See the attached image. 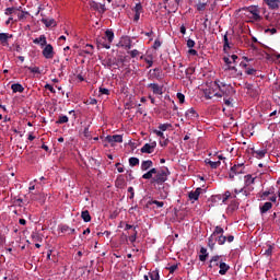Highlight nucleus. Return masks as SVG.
Returning a JSON list of instances; mask_svg holds the SVG:
<instances>
[{
	"mask_svg": "<svg viewBox=\"0 0 280 280\" xmlns=\"http://www.w3.org/2000/svg\"><path fill=\"white\" fill-rule=\"evenodd\" d=\"M137 235H138L137 228H135V234L129 237V241L131 243H135L137 241Z\"/></svg>",
	"mask_w": 280,
	"mask_h": 280,
	"instance_id": "nucleus-52",
	"label": "nucleus"
},
{
	"mask_svg": "<svg viewBox=\"0 0 280 280\" xmlns=\"http://www.w3.org/2000/svg\"><path fill=\"white\" fill-rule=\"evenodd\" d=\"M176 97L178 98V102L180 103V104H184L185 103V95L183 94V93H177L176 94Z\"/></svg>",
	"mask_w": 280,
	"mask_h": 280,
	"instance_id": "nucleus-50",
	"label": "nucleus"
},
{
	"mask_svg": "<svg viewBox=\"0 0 280 280\" xmlns=\"http://www.w3.org/2000/svg\"><path fill=\"white\" fill-rule=\"evenodd\" d=\"M69 122V117L68 116H59L58 120L56 121V124L60 125V124H68Z\"/></svg>",
	"mask_w": 280,
	"mask_h": 280,
	"instance_id": "nucleus-45",
	"label": "nucleus"
},
{
	"mask_svg": "<svg viewBox=\"0 0 280 280\" xmlns=\"http://www.w3.org/2000/svg\"><path fill=\"white\" fill-rule=\"evenodd\" d=\"M144 280H160L159 272H149V276H144Z\"/></svg>",
	"mask_w": 280,
	"mask_h": 280,
	"instance_id": "nucleus-30",
	"label": "nucleus"
},
{
	"mask_svg": "<svg viewBox=\"0 0 280 280\" xmlns=\"http://www.w3.org/2000/svg\"><path fill=\"white\" fill-rule=\"evenodd\" d=\"M200 254H201V255H199V260H200V261H206L207 258L209 257L208 249L205 248V247H201V248H200Z\"/></svg>",
	"mask_w": 280,
	"mask_h": 280,
	"instance_id": "nucleus-28",
	"label": "nucleus"
},
{
	"mask_svg": "<svg viewBox=\"0 0 280 280\" xmlns=\"http://www.w3.org/2000/svg\"><path fill=\"white\" fill-rule=\"evenodd\" d=\"M271 209H272L271 201H266V203H264V206L260 207V213L265 214V213H267Z\"/></svg>",
	"mask_w": 280,
	"mask_h": 280,
	"instance_id": "nucleus-24",
	"label": "nucleus"
},
{
	"mask_svg": "<svg viewBox=\"0 0 280 280\" xmlns=\"http://www.w3.org/2000/svg\"><path fill=\"white\" fill-rule=\"evenodd\" d=\"M206 7H207V3L200 2V3L197 4V10L198 11H205Z\"/></svg>",
	"mask_w": 280,
	"mask_h": 280,
	"instance_id": "nucleus-54",
	"label": "nucleus"
},
{
	"mask_svg": "<svg viewBox=\"0 0 280 280\" xmlns=\"http://www.w3.org/2000/svg\"><path fill=\"white\" fill-rule=\"evenodd\" d=\"M30 15L28 11H23L22 9H20V11H18L16 16L19 21H24L27 19V16Z\"/></svg>",
	"mask_w": 280,
	"mask_h": 280,
	"instance_id": "nucleus-26",
	"label": "nucleus"
},
{
	"mask_svg": "<svg viewBox=\"0 0 280 280\" xmlns=\"http://www.w3.org/2000/svg\"><path fill=\"white\" fill-rule=\"evenodd\" d=\"M217 244V236H213V234L210 235L208 238V246L213 249Z\"/></svg>",
	"mask_w": 280,
	"mask_h": 280,
	"instance_id": "nucleus-34",
	"label": "nucleus"
},
{
	"mask_svg": "<svg viewBox=\"0 0 280 280\" xmlns=\"http://www.w3.org/2000/svg\"><path fill=\"white\" fill-rule=\"evenodd\" d=\"M206 164H208L212 170H217L221 166L222 162L219 160V161H212V160H209L207 159L205 161Z\"/></svg>",
	"mask_w": 280,
	"mask_h": 280,
	"instance_id": "nucleus-18",
	"label": "nucleus"
},
{
	"mask_svg": "<svg viewBox=\"0 0 280 280\" xmlns=\"http://www.w3.org/2000/svg\"><path fill=\"white\" fill-rule=\"evenodd\" d=\"M201 194H202V188L197 187L194 191L188 192V198H189V200L197 201V200H199V197Z\"/></svg>",
	"mask_w": 280,
	"mask_h": 280,
	"instance_id": "nucleus-10",
	"label": "nucleus"
},
{
	"mask_svg": "<svg viewBox=\"0 0 280 280\" xmlns=\"http://www.w3.org/2000/svg\"><path fill=\"white\" fill-rule=\"evenodd\" d=\"M209 268L214 270H218L220 268L219 273L221 276H224L226 275V272H229L231 266H229L226 262H224V260H222V256L217 255L211 257L209 261Z\"/></svg>",
	"mask_w": 280,
	"mask_h": 280,
	"instance_id": "nucleus-1",
	"label": "nucleus"
},
{
	"mask_svg": "<svg viewBox=\"0 0 280 280\" xmlns=\"http://www.w3.org/2000/svg\"><path fill=\"white\" fill-rule=\"evenodd\" d=\"M128 192L131 194V195H130V199H133V198H135V188H133L132 186H130V187L128 188Z\"/></svg>",
	"mask_w": 280,
	"mask_h": 280,
	"instance_id": "nucleus-61",
	"label": "nucleus"
},
{
	"mask_svg": "<svg viewBox=\"0 0 280 280\" xmlns=\"http://www.w3.org/2000/svg\"><path fill=\"white\" fill-rule=\"evenodd\" d=\"M22 10V7H8L4 9V15L7 16H13V15H18V12H20Z\"/></svg>",
	"mask_w": 280,
	"mask_h": 280,
	"instance_id": "nucleus-11",
	"label": "nucleus"
},
{
	"mask_svg": "<svg viewBox=\"0 0 280 280\" xmlns=\"http://www.w3.org/2000/svg\"><path fill=\"white\" fill-rule=\"evenodd\" d=\"M33 43L35 45H39L42 48L48 45L46 35H39V37H36L35 39H33Z\"/></svg>",
	"mask_w": 280,
	"mask_h": 280,
	"instance_id": "nucleus-15",
	"label": "nucleus"
},
{
	"mask_svg": "<svg viewBox=\"0 0 280 280\" xmlns=\"http://www.w3.org/2000/svg\"><path fill=\"white\" fill-rule=\"evenodd\" d=\"M106 141L110 144L114 143H122V136L121 135H114V136H107Z\"/></svg>",
	"mask_w": 280,
	"mask_h": 280,
	"instance_id": "nucleus-13",
	"label": "nucleus"
},
{
	"mask_svg": "<svg viewBox=\"0 0 280 280\" xmlns=\"http://www.w3.org/2000/svg\"><path fill=\"white\" fill-rule=\"evenodd\" d=\"M170 175V171L167 167L162 168V170H156L154 173L153 178H151V184L153 185H163L164 183L167 182Z\"/></svg>",
	"mask_w": 280,
	"mask_h": 280,
	"instance_id": "nucleus-4",
	"label": "nucleus"
},
{
	"mask_svg": "<svg viewBox=\"0 0 280 280\" xmlns=\"http://www.w3.org/2000/svg\"><path fill=\"white\" fill-rule=\"evenodd\" d=\"M219 92H215L213 89H208L205 91V97L207 100H212L213 97H218Z\"/></svg>",
	"mask_w": 280,
	"mask_h": 280,
	"instance_id": "nucleus-19",
	"label": "nucleus"
},
{
	"mask_svg": "<svg viewBox=\"0 0 280 280\" xmlns=\"http://www.w3.org/2000/svg\"><path fill=\"white\" fill-rule=\"evenodd\" d=\"M223 103L228 107H233V100L231 98V96H229V97L223 96Z\"/></svg>",
	"mask_w": 280,
	"mask_h": 280,
	"instance_id": "nucleus-44",
	"label": "nucleus"
},
{
	"mask_svg": "<svg viewBox=\"0 0 280 280\" xmlns=\"http://www.w3.org/2000/svg\"><path fill=\"white\" fill-rule=\"evenodd\" d=\"M196 46V42L194 39H187V47L188 48H194Z\"/></svg>",
	"mask_w": 280,
	"mask_h": 280,
	"instance_id": "nucleus-53",
	"label": "nucleus"
},
{
	"mask_svg": "<svg viewBox=\"0 0 280 280\" xmlns=\"http://www.w3.org/2000/svg\"><path fill=\"white\" fill-rule=\"evenodd\" d=\"M161 46H162V42H160V39H154L153 49L158 50Z\"/></svg>",
	"mask_w": 280,
	"mask_h": 280,
	"instance_id": "nucleus-49",
	"label": "nucleus"
},
{
	"mask_svg": "<svg viewBox=\"0 0 280 280\" xmlns=\"http://www.w3.org/2000/svg\"><path fill=\"white\" fill-rule=\"evenodd\" d=\"M265 2L271 10H276L279 8L280 0H265Z\"/></svg>",
	"mask_w": 280,
	"mask_h": 280,
	"instance_id": "nucleus-25",
	"label": "nucleus"
},
{
	"mask_svg": "<svg viewBox=\"0 0 280 280\" xmlns=\"http://www.w3.org/2000/svg\"><path fill=\"white\" fill-rule=\"evenodd\" d=\"M257 72V70L253 69V68H248L245 73L248 75H254Z\"/></svg>",
	"mask_w": 280,
	"mask_h": 280,
	"instance_id": "nucleus-55",
	"label": "nucleus"
},
{
	"mask_svg": "<svg viewBox=\"0 0 280 280\" xmlns=\"http://www.w3.org/2000/svg\"><path fill=\"white\" fill-rule=\"evenodd\" d=\"M147 88L151 89L154 95H163V86H160L158 83H151Z\"/></svg>",
	"mask_w": 280,
	"mask_h": 280,
	"instance_id": "nucleus-12",
	"label": "nucleus"
},
{
	"mask_svg": "<svg viewBox=\"0 0 280 280\" xmlns=\"http://www.w3.org/2000/svg\"><path fill=\"white\" fill-rule=\"evenodd\" d=\"M84 54L92 56L94 52V47L92 46V44H86V46L84 47L83 50Z\"/></svg>",
	"mask_w": 280,
	"mask_h": 280,
	"instance_id": "nucleus-37",
	"label": "nucleus"
},
{
	"mask_svg": "<svg viewBox=\"0 0 280 280\" xmlns=\"http://www.w3.org/2000/svg\"><path fill=\"white\" fill-rule=\"evenodd\" d=\"M273 194H275V187H271V188H269V190H265V191L260 192L259 198L261 200H266L267 197H269L270 195H273Z\"/></svg>",
	"mask_w": 280,
	"mask_h": 280,
	"instance_id": "nucleus-23",
	"label": "nucleus"
},
{
	"mask_svg": "<svg viewBox=\"0 0 280 280\" xmlns=\"http://www.w3.org/2000/svg\"><path fill=\"white\" fill-rule=\"evenodd\" d=\"M45 89L49 90L51 93H56V89L51 84H46Z\"/></svg>",
	"mask_w": 280,
	"mask_h": 280,
	"instance_id": "nucleus-59",
	"label": "nucleus"
},
{
	"mask_svg": "<svg viewBox=\"0 0 280 280\" xmlns=\"http://www.w3.org/2000/svg\"><path fill=\"white\" fill-rule=\"evenodd\" d=\"M223 61H224V63L228 66V69H229V70H232V71L236 70V69H235V66H232V65H233V61H231V58H229V57H223Z\"/></svg>",
	"mask_w": 280,
	"mask_h": 280,
	"instance_id": "nucleus-32",
	"label": "nucleus"
},
{
	"mask_svg": "<svg viewBox=\"0 0 280 280\" xmlns=\"http://www.w3.org/2000/svg\"><path fill=\"white\" fill-rule=\"evenodd\" d=\"M83 255L82 252H78L77 256L74 257L75 260L80 261L81 256Z\"/></svg>",
	"mask_w": 280,
	"mask_h": 280,
	"instance_id": "nucleus-64",
	"label": "nucleus"
},
{
	"mask_svg": "<svg viewBox=\"0 0 280 280\" xmlns=\"http://www.w3.org/2000/svg\"><path fill=\"white\" fill-rule=\"evenodd\" d=\"M115 35L112 31H105V35L96 39L97 48L110 49Z\"/></svg>",
	"mask_w": 280,
	"mask_h": 280,
	"instance_id": "nucleus-3",
	"label": "nucleus"
},
{
	"mask_svg": "<svg viewBox=\"0 0 280 280\" xmlns=\"http://www.w3.org/2000/svg\"><path fill=\"white\" fill-rule=\"evenodd\" d=\"M61 232H62V233H67V232H68L69 235L75 234V230L69 228L68 225H63V226L61 228Z\"/></svg>",
	"mask_w": 280,
	"mask_h": 280,
	"instance_id": "nucleus-42",
	"label": "nucleus"
},
{
	"mask_svg": "<svg viewBox=\"0 0 280 280\" xmlns=\"http://www.w3.org/2000/svg\"><path fill=\"white\" fill-rule=\"evenodd\" d=\"M178 269V265H173L168 267L170 273H174Z\"/></svg>",
	"mask_w": 280,
	"mask_h": 280,
	"instance_id": "nucleus-56",
	"label": "nucleus"
},
{
	"mask_svg": "<svg viewBox=\"0 0 280 280\" xmlns=\"http://www.w3.org/2000/svg\"><path fill=\"white\" fill-rule=\"evenodd\" d=\"M124 184H125V179L121 176H119L116 180V187L122 188Z\"/></svg>",
	"mask_w": 280,
	"mask_h": 280,
	"instance_id": "nucleus-48",
	"label": "nucleus"
},
{
	"mask_svg": "<svg viewBox=\"0 0 280 280\" xmlns=\"http://www.w3.org/2000/svg\"><path fill=\"white\" fill-rule=\"evenodd\" d=\"M152 205H155L156 208H163L164 201H156L155 199H151V201H147V207H151Z\"/></svg>",
	"mask_w": 280,
	"mask_h": 280,
	"instance_id": "nucleus-29",
	"label": "nucleus"
},
{
	"mask_svg": "<svg viewBox=\"0 0 280 280\" xmlns=\"http://www.w3.org/2000/svg\"><path fill=\"white\" fill-rule=\"evenodd\" d=\"M215 242L219 244V245H225L226 244V236L223 235H218L215 237Z\"/></svg>",
	"mask_w": 280,
	"mask_h": 280,
	"instance_id": "nucleus-40",
	"label": "nucleus"
},
{
	"mask_svg": "<svg viewBox=\"0 0 280 280\" xmlns=\"http://www.w3.org/2000/svg\"><path fill=\"white\" fill-rule=\"evenodd\" d=\"M231 49V42H229V33L223 36V51L228 52Z\"/></svg>",
	"mask_w": 280,
	"mask_h": 280,
	"instance_id": "nucleus-20",
	"label": "nucleus"
},
{
	"mask_svg": "<svg viewBox=\"0 0 280 280\" xmlns=\"http://www.w3.org/2000/svg\"><path fill=\"white\" fill-rule=\"evenodd\" d=\"M224 235V229H222L221 226H215L212 236H221Z\"/></svg>",
	"mask_w": 280,
	"mask_h": 280,
	"instance_id": "nucleus-39",
	"label": "nucleus"
},
{
	"mask_svg": "<svg viewBox=\"0 0 280 280\" xmlns=\"http://www.w3.org/2000/svg\"><path fill=\"white\" fill-rule=\"evenodd\" d=\"M81 218H82V220H83L85 223H88V222H90V221L92 220L89 210H83V211L81 212Z\"/></svg>",
	"mask_w": 280,
	"mask_h": 280,
	"instance_id": "nucleus-31",
	"label": "nucleus"
},
{
	"mask_svg": "<svg viewBox=\"0 0 280 280\" xmlns=\"http://www.w3.org/2000/svg\"><path fill=\"white\" fill-rule=\"evenodd\" d=\"M153 135H155L158 138H160V139H162V140L165 139L164 132L161 131V130L154 129V130H153Z\"/></svg>",
	"mask_w": 280,
	"mask_h": 280,
	"instance_id": "nucleus-47",
	"label": "nucleus"
},
{
	"mask_svg": "<svg viewBox=\"0 0 280 280\" xmlns=\"http://www.w3.org/2000/svg\"><path fill=\"white\" fill-rule=\"evenodd\" d=\"M236 199L237 195H232L231 191L226 190L223 195V202H226L229 199Z\"/></svg>",
	"mask_w": 280,
	"mask_h": 280,
	"instance_id": "nucleus-36",
	"label": "nucleus"
},
{
	"mask_svg": "<svg viewBox=\"0 0 280 280\" xmlns=\"http://www.w3.org/2000/svg\"><path fill=\"white\" fill-rule=\"evenodd\" d=\"M27 69H28L31 72H33V73H38V74L42 73L40 68H38V67H34V68L28 67Z\"/></svg>",
	"mask_w": 280,
	"mask_h": 280,
	"instance_id": "nucleus-51",
	"label": "nucleus"
},
{
	"mask_svg": "<svg viewBox=\"0 0 280 280\" xmlns=\"http://www.w3.org/2000/svg\"><path fill=\"white\" fill-rule=\"evenodd\" d=\"M116 167H117V171H118V173H124L125 172V168L121 166V163H116Z\"/></svg>",
	"mask_w": 280,
	"mask_h": 280,
	"instance_id": "nucleus-58",
	"label": "nucleus"
},
{
	"mask_svg": "<svg viewBox=\"0 0 280 280\" xmlns=\"http://www.w3.org/2000/svg\"><path fill=\"white\" fill-rule=\"evenodd\" d=\"M91 7H92L93 10L98 11L102 14H104L106 12L105 3H98L96 1H93L91 3Z\"/></svg>",
	"mask_w": 280,
	"mask_h": 280,
	"instance_id": "nucleus-14",
	"label": "nucleus"
},
{
	"mask_svg": "<svg viewBox=\"0 0 280 280\" xmlns=\"http://www.w3.org/2000/svg\"><path fill=\"white\" fill-rule=\"evenodd\" d=\"M255 182V177H253L250 174L245 175V186H250Z\"/></svg>",
	"mask_w": 280,
	"mask_h": 280,
	"instance_id": "nucleus-38",
	"label": "nucleus"
},
{
	"mask_svg": "<svg viewBox=\"0 0 280 280\" xmlns=\"http://www.w3.org/2000/svg\"><path fill=\"white\" fill-rule=\"evenodd\" d=\"M244 172V165L243 163L241 164H235L231 167V171H230V178L233 179L235 178V175H240V174H243Z\"/></svg>",
	"mask_w": 280,
	"mask_h": 280,
	"instance_id": "nucleus-6",
	"label": "nucleus"
},
{
	"mask_svg": "<svg viewBox=\"0 0 280 280\" xmlns=\"http://www.w3.org/2000/svg\"><path fill=\"white\" fill-rule=\"evenodd\" d=\"M42 55L45 59H54L55 58V48L52 46V44H46L44 46V49L42 51Z\"/></svg>",
	"mask_w": 280,
	"mask_h": 280,
	"instance_id": "nucleus-5",
	"label": "nucleus"
},
{
	"mask_svg": "<svg viewBox=\"0 0 280 280\" xmlns=\"http://www.w3.org/2000/svg\"><path fill=\"white\" fill-rule=\"evenodd\" d=\"M185 117L186 119H190V121H195V119L199 118V114L194 107H191L186 110Z\"/></svg>",
	"mask_w": 280,
	"mask_h": 280,
	"instance_id": "nucleus-8",
	"label": "nucleus"
},
{
	"mask_svg": "<svg viewBox=\"0 0 280 280\" xmlns=\"http://www.w3.org/2000/svg\"><path fill=\"white\" fill-rule=\"evenodd\" d=\"M173 126H172V124H168V122H166V124H160L159 126H158V129L160 130V131H162V132H166L170 128H172Z\"/></svg>",
	"mask_w": 280,
	"mask_h": 280,
	"instance_id": "nucleus-35",
	"label": "nucleus"
},
{
	"mask_svg": "<svg viewBox=\"0 0 280 280\" xmlns=\"http://www.w3.org/2000/svg\"><path fill=\"white\" fill-rule=\"evenodd\" d=\"M102 65L109 70L112 69V67L118 66L116 62V59H112V58H107L103 60Z\"/></svg>",
	"mask_w": 280,
	"mask_h": 280,
	"instance_id": "nucleus-16",
	"label": "nucleus"
},
{
	"mask_svg": "<svg viewBox=\"0 0 280 280\" xmlns=\"http://www.w3.org/2000/svg\"><path fill=\"white\" fill-rule=\"evenodd\" d=\"M100 93L104 94V95H108L109 94V90L105 89V88H100Z\"/></svg>",
	"mask_w": 280,
	"mask_h": 280,
	"instance_id": "nucleus-60",
	"label": "nucleus"
},
{
	"mask_svg": "<svg viewBox=\"0 0 280 280\" xmlns=\"http://www.w3.org/2000/svg\"><path fill=\"white\" fill-rule=\"evenodd\" d=\"M31 237H32L33 242H43V236L37 232H33L31 234Z\"/></svg>",
	"mask_w": 280,
	"mask_h": 280,
	"instance_id": "nucleus-41",
	"label": "nucleus"
},
{
	"mask_svg": "<svg viewBox=\"0 0 280 280\" xmlns=\"http://www.w3.org/2000/svg\"><path fill=\"white\" fill-rule=\"evenodd\" d=\"M214 84L218 86V89L220 91L215 94L217 97H219V98L233 96L235 94V89L233 86H231V84H226V83L222 82L221 80H215Z\"/></svg>",
	"mask_w": 280,
	"mask_h": 280,
	"instance_id": "nucleus-2",
	"label": "nucleus"
},
{
	"mask_svg": "<svg viewBox=\"0 0 280 280\" xmlns=\"http://www.w3.org/2000/svg\"><path fill=\"white\" fill-rule=\"evenodd\" d=\"M154 174H156V168L155 167H153V168L149 170V172L142 174V179H145V180L153 179Z\"/></svg>",
	"mask_w": 280,
	"mask_h": 280,
	"instance_id": "nucleus-21",
	"label": "nucleus"
},
{
	"mask_svg": "<svg viewBox=\"0 0 280 280\" xmlns=\"http://www.w3.org/2000/svg\"><path fill=\"white\" fill-rule=\"evenodd\" d=\"M254 154H256V159L257 160H261L266 156L267 154V150H257V151H254Z\"/></svg>",
	"mask_w": 280,
	"mask_h": 280,
	"instance_id": "nucleus-33",
	"label": "nucleus"
},
{
	"mask_svg": "<svg viewBox=\"0 0 280 280\" xmlns=\"http://www.w3.org/2000/svg\"><path fill=\"white\" fill-rule=\"evenodd\" d=\"M155 148H156L155 141H153L151 143H144V145H142V149H140V153L152 154L154 152Z\"/></svg>",
	"mask_w": 280,
	"mask_h": 280,
	"instance_id": "nucleus-7",
	"label": "nucleus"
},
{
	"mask_svg": "<svg viewBox=\"0 0 280 280\" xmlns=\"http://www.w3.org/2000/svg\"><path fill=\"white\" fill-rule=\"evenodd\" d=\"M13 38V35H11L10 33H0V44L3 47H9V40Z\"/></svg>",
	"mask_w": 280,
	"mask_h": 280,
	"instance_id": "nucleus-9",
	"label": "nucleus"
},
{
	"mask_svg": "<svg viewBox=\"0 0 280 280\" xmlns=\"http://www.w3.org/2000/svg\"><path fill=\"white\" fill-rule=\"evenodd\" d=\"M139 163H140V160L138 158L132 156V158L129 159V164H130L131 167L138 166Z\"/></svg>",
	"mask_w": 280,
	"mask_h": 280,
	"instance_id": "nucleus-43",
	"label": "nucleus"
},
{
	"mask_svg": "<svg viewBox=\"0 0 280 280\" xmlns=\"http://www.w3.org/2000/svg\"><path fill=\"white\" fill-rule=\"evenodd\" d=\"M42 23L45 24L46 27H56V20L55 19L43 18Z\"/></svg>",
	"mask_w": 280,
	"mask_h": 280,
	"instance_id": "nucleus-22",
	"label": "nucleus"
},
{
	"mask_svg": "<svg viewBox=\"0 0 280 280\" xmlns=\"http://www.w3.org/2000/svg\"><path fill=\"white\" fill-rule=\"evenodd\" d=\"M152 166H153L152 160H144L142 161V165H140V170H142V172H147L150 168H152Z\"/></svg>",
	"mask_w": 280,
	"mask_h": 280,
	"instance_id": "nucleus-17",
	"label": "nucleus"
},
{
	"mask_svg": "<svg viewBox=\"0 0 280 280\" xmlns=\"http://www.w3.org/2000/svg\"><path fill=\"white\" fill-rule=\"evenodd\" d=\"M11 90L13 93H18V92L23 93L25 89L22 84L15 83L11 85Z\"/></svg>",
	"mask_w": 280,
	"mask_h": 280,
	"instance_id": "nucleus-27",
	"label": "nucleus"
},
{
	"mask_svg": "<svg viewBox=\"0 0 280 280\" xmlns=\"http://www.w3.org/2000/svg\"><path fill=\"white\" fill-rule=\"evenodd\" d=\"M144 62H147V69H150L152 66H153V57L152 56H149L147 58H144Z\"/></svg>",
	"mask_w": 280,
	"mask_h": 280,
	"instance_id": "nucleus-46",
	"label": "nucleus"
},
{
	"mask_svg": "<svg viewBox=\"0 0 280 280\" xmlns=\"http://www.w3.org/2000/svg\"><path fill=\"white\" fill-rule=\"evenodd\" d=\"M250 13L253 14V18H254L255 20H259V19H260V15L257 13L256 10L250 11Z\"/></svg>",
	"mask_w": 280,
	"mask_h": 280,
	"instance_id": "nucleus-62",
	"label": "nucleus"
},
{
	"mask_svg": "<svg viewBox=\"0 0 280 280\" xmlns=\"http://www.w3.org/2000/svg\"><path fill=\"white\" fill-rule=\"evenodd\" d=\"M264 254L267 255V256H271V254H272V246H269L268 249H266Z\"/></svg>",
	"mask_w": 280,
	"mask_h": 280,
	"instance_id": "nucleus-63",
	"label": "nucleus"
},
{
	"mask_svg": "<svg viewBox=\"0 0 280 280\" xmlns=\"http://www.w3.org/2000/svg\"><path fill=\"white\" fill-rule=\"evenodd\" d=\"M132 58H136V57H138L139 55H140V52L137 50V49H135V50H132V51H129L128 52Z\"/></svg>",
	"mask_w": 280,
	"mask_h": 280,
	"instance_id": "nucleus-57",
	"label": "nucleus"
}]
</instances>
